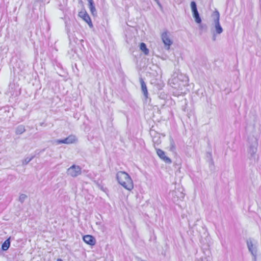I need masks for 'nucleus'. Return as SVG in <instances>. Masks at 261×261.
<instances>
[{
  "label": "nucleus",
  "mask_w": 261,
  "mask_h": 261,
  "mask_svg": "<svg viewBox=\"0 0 261 261\" xmlns=\"http://www.w3.org/2000/svg\"><path fill=\"white\" fill-rule=\"evenodd\" d=\"M118 183L128 191L134 188L133 180L130 176L124 171H119L116 175Z\"/></svg>",
  "instance_id": "f257e3e1"
},
{
  "label": "nucleus",
  "mask_w": 261,
  "mask_h": 261,
  "mask_svg": "<svg viewBox=\"0 0 261 261\" xmlns=\"http://www.w3.org/2000/svg\"><path fill=\"white\" fill-rule=\"evenodd\" d=\"M191 8L193 17L196 23L200 24L199 28L200 30H206L207 25L206 24H201V19L197 10V5L195 2L192 1L191 3Z\"/></svg>",
  "instance_id": "f03ea898"
},
{
  "label": "nucleus",
  "mask_w": 261,
  "mask_h": 261,
  "mask_svg": "<svg viewBox=\"0 0 261 261\" xmlns=\"http://www.w3.org/2000/svg\"><path fill=\"white\" fill-rule=\"evenodd\" d=\"M212 17L214 20L215 26V32L217 34H220L223 32V28L220 23V13L219 11L216 10L212 14Z\"/></svg>",
  "instance_id": "7ed1b4c3"
},
{
  "label": "nucleus",
  "mask_w": 261,
  "mask_h": 261,
  "mask_svg": "<svg viewBox=\"0 0 261 261\" xmlns=\"http://www.w3.org/2000/svg\"><path fill=\"white\" fill-rule=\"evenodd\" d=\"M68 175L75 177L82 173V168L77 165H73L67 169Z\"/></svg>",
  "instance_id": "20e7f679"
},
{
  "label": "nucleus",
  "mask_w": 261,
  "mask_h": 261,
  "mask_svg": "<svg viewBox=\"0 0 261 261\" xmlns=\"http://www.w3.org/2000/svg\"><path fill=\"white\" fill-rule=\"evenodd\" d=\"M169 34V32L166 30L161 35L162 41L165 44V47L167 49L170 48V46L173 43V41L170 39Z\"/></svg>",
  "instance_id": "39448f33"
},
{
  "label": "nucleus",
  "mask_w": 261,
  "mask_h": 261,
  "mask_svg": "<svg viewBox=\"0 0 261 261\" xmlns=\"http://www.w3.org/2000/svg\"><path fill=\"white\" fill-rule=\"evenodd\" d=\"M76 140V137L73 135H70L68 137L63 139H58L55 140L57 144H71L75 142Z\"/></svg>",
  "instance_id": "423d86ee"
},
{
  "label": "nucleus",
  "mask_w": 261,
  "mask_h": 261,
  "mask_svg": "<svg viewBox=\"0 0 261 261\" xmlns=\"http://www.w3.org/2000/svg\"><path fill=\"white\" fill-rule=\"evenodd\" d=\"M79 15L80 17L83 18V19L86 22L89 26L90 28L93 27V24L91 21V19L89 15V14L87 13V12L86 11H81L79 13Z\"/></svg>",
  "instance_id": "0eeeda50"
},
{
  "label": "nucleus",
  "mask_w": 261,
  "mask_h": 261,
  "mask_svg": "<svg viewBox=\"0 0 261 261\" xmlns=\"http://www.w3.org/2000/svg\"><path fill=\"white\" fill-rule=\"evenodd\" d=\"M139 81L141 84V91L144 95L145 100H147L148 98V93L146 84L142 77H140Z\"/></svg>",
  "instance_id": "6e6552de"
},
{
  "label": "nucleus",
  "mask_w": 261,
  "mask_h": 261,
  "mask_svg": "<svg viewBox=\"0 0 261 261\" xmlns=\"http://www.w3.org/2000/svg\"><path fill=\"white\" fill-rule=\"evenodd\" d=\"M83 240L87 244L90 246H94L96 244V239L91 235L87 234L84 236Z\"/></svg>",
  "instance_id": "1a4fd4ad"
},
{
  "label": "nucleus",
  "mask_w": 261,
  "mask_h": 261,
  "mask_svg": "<svg viewBox=\"0 0 261 261\" xmlns=\"http://www.w3.org/2000/svg\"><path fill=\"white\" fill-rule=\"evenodd\" d=\"M156 153L166 163L171 164V160L165 155V152L160 149H156Z\"/></svg>",
  "instance_id": "9d476101"
},
{
  "label": "nucleus",
  "mask_w": 261,
  "mask_h": 261,
  "mask_svg": "<svg viewBox=\"0 0 261 261\" xmlns=\"http://www.w3.org/2000/svg\"><path fill=\"white\" fill-rule=\"evenodd\" d=\"M247 245L249 252L252 254L257 253L256 246H254L251 239L247 240Z\"/></svg>",
  "instance_id": "9b49d317"
},
{
  "label": "nucleus",
  "mask_w": 261,
  "mask_h": 261,
  "mask_svg": "<svg viewBox=\"0 0 261 261\" xmlns=\"http://www.w3.org/2000/svg\"><path fill=\"white\" fill-rule=\"evenodd\" d=\"M88 2L89 8L91 12V14L93 16H95L97 14L96 10L95 7V4L93 0H87Z\"/></svg>",
  "instance_id": "f8f14e48"
},
{
  "label": "nucleus",
  "mask_w": 261,
  "mask_h": 261,
  "mask_svg": "<svg viewBox=\"0 0 261 261\" xmlns=\"http://www.w3.org/2000/svg\"><path fill=\"white\" fill-rule=\"evenodd\" d=\"M11 244V237L8 238L2 244V249L3 251H7L10 247Z\"/></svg>",
  "instance_id": "ddd939ff"
},
{
  "label": "nucleus",
  "mask_w": 261,
  "mask_h": 261,
  "mask_svg": "<svg viewBox=\"0 0 261 261\" xmlns=\"http://www.w3.org/2000/svg\"><path fill=\"white\" fill-rule=\"evenodd\" d=\"M25 131V126L23 125H19L17 126L15 129V134L16 135H21Z\"/></svg>",
  "instance_id": "4468645a"
},
{
  "label": "nucleus",
  "mask_w": 261,
  "mask_h": 261,
  "mask_svg": "<svg viewBox=\"0 0 261 261\" xmlns=\"http://www.w3.org/2000/svg\"><path fill=\"white\" fill-rule=\"evenodd\" d=\"M140 48L145 55L149 54V49L147 48V46L145 43L142 42L140 43Z\"/></svg>",
  "instance_id": "2eb2a0df"
},
{
  "label": "nucleus",
  "mask_w": 261,
  "mask_h": 261,
  "mask_svg": "<svg viewBox=\"0 0 261 261\" xmlns=\"http://www.w3.org/2000/svg\"><path fill=\"white\" fill-rule=\"evenodd\" d=\"M188 76L185 75H182V74H180V75H178L177 76V78L175 77L173 80L175 81H176L177 80H181L182 82H187L188 81Z\"/></svg>",
  "instance_id": "dca6fc26"
},
{
  "label": "nucleus",
  "mask_w": 261,
  "mask_h": 261,
  "mask_svg": "<svg viewBox=\"0 0 261 261\" xmlns=\"http://www.w3.org/2000/svg\"><path fill=\"white\" fill-rule=\"evenodd\" d=\"M36 155H32L31 157L27 156L22 161V165H27L30 161H31L35 157Z\"/></svg>",
  "instance_id": "f3484780"
},
{
  "label": "nucleus",
  "mask_w": 261,
  "mask_h": 261,
  "mask_svg": "<svg viewBox=\"0 0 261 261\" xmlns=\"http://www.w3.org/2000/svg\"><path fill=\"white\" fill-rule=\"evenodd\" d=\"M170 150L171 151H174L175 150V149H176L175 143L173 139L172 138H170Z\"/></svg>",
  "instance_id": "a211bd4d"
},
{
  "label": "nucleus",
  "mask_w": 261,
  "mask_h": 261,
  "mask_svg": "<svg viewBox=\"0 0 261 261\" xmlns=\"http://www.w3.org/2000/svg\"><path fill=\"white\" fill-rule=\"evenodd\" d=\"M96 224L99 225V229L102 232H105L106 231L107 227L104 224H101L100 222H96Z\"/></svg>",
  "instance_id": "6ab92c4d"
},
{
  "label": "nucleus",
  "mask_w": 261,
  "mask_h": 261,
  "mask_svg": "<svg viewBox=\"0 0 261 261\" xmlns=\"http://www.w3.org/2000/svg\"><path fill=\"white\" fill-rule=\"evenodd\" d=\"M27 198V196L25 194H22L19 197V201L22 203Z\"/></svg>",
  "instance_id": "aec40b11"
},
{
  "label": "nucleus",
  "mask_w": 261,
  "mask_h": 261,
  "mask_svg": "<svg viewBox=\"0 0 261 261\" xmlns=\"http://www.w3.org/2000/svg\"><path fill=\"white\" fill-rule=\"evenodd\" d=\"M210 155V160H209V163H210V167H211V166H214V162L212 159V155L211 153L209 154Z\"/></svg>",
  "instance_id": "412c9836"
},
{
  "label": "nucleus",
  "mask_w": 261,
  "mask_h": 261,
  "mask_svg": "<svg viewBox=\"0 0 261 261\" xmlns=\"http://www.w3.org/2000/svg\"><path fill=\"white\" fill-rule=\"evenodd\" d=\"M159 96L160 98L165 99L167 95L164 93L161 92Z\"/></svg>",
  "instance_id": "4be33fe9"
},
{
  "label": "nucleus",
  "mask_w": 261,
  "mask_h": 261,
  "mask_svg": "<svg viewBox=\"0 0 261 261\" xmlns=\"http://www.w3.org/2000/svg\"><path fill=\"white\" fill-rule=\"evenodd\" d=\"M253 258V261H257V259H256V256H257V253H255V254L253 253V254H252Z\"/></svg>",
  "instance_id": "5701e85b"
},
{
  "label": "nucleus",
  "mask_w": 261,
  "mask_h": 261,
  "mask_svg": "<svg viewBox=\"0 0 261 261\" xmlns=\"http://www.w3.org/2000/svg\"><path fill=\"white\" fill-rule=\"evenodd\" d=\"M217 34H216L215 32H213V41H215L216 40V35Z\"/></svg>",
  "instance_id": "b1692460"
},
{
  "label": "nucleus",
  "mask_w": 261,
  "mask_h": 261,
  "mask_svg": "<svg viewBox=\"0 0 261 261\" xmlns=\"http://www.w3.org/2000/svg\"><path fill=\"white\" fill-rule=\"evenodd\" d=\"M250 149H252V153H254L255 152H256V149L255 148V149H253L252 147H250Z\"/></svg>",
  "instance_id": "393cba45"
},
{
  "label": "nucleus",
  "mask_w": 261,
  "mask_h": 261,
  "mask_svg": "<svg viewBox=\"0 0 261 261\" xmlns=\"http://www.w3.org/2000/svg\"><path fill=\"white\" fill-rule=\"evenodd\" d=\"M79 3L83 5V2L82 0H79Z\"/></svg>",
  "instance_id": "a878e982"
},
{
  "label": "nucleus",
  "mask_w": 261,
  "mask_h": 261,
  "mask_svg": "<svg viewBox=\"0 0 261 261\" xmlns=\"http://www.w3.org/2000/svg\"><path fill=\"white\" fill-rule=\"evenodd\" d=\"M57 261H63V260L61 258H58Z\"/></svg>",
  "instance_id": "bb28decb"
},
{
  "label": "nucleus",
  "mask_w": 261,
  "mask_h": 261,
  "mask_svg": "<svg viewBox=\"0 0 261 261\" xmlns=\"http://www.w3.org/2000/svg\"><path fill=\"white\" fill-rule=\"evenodd\" d=\"M44 150H45V149H42V150H41L40 151H39V152H38V154H39L40 152H43V151H44Z\"/></svg>",
  "instance_id": "cd10ccee"
},
{
  "label": "nucleus",
  "mask_w": 261,
  "mask_h": 261,
  "mask_svg": "<svg viewBox=\"0 0 261 261\" xmlns=\"http://www.w3.org/2000/svg\"><path fill=\"white\" fill-rule=\"evenodd\" d=\"M148 99H149V101H150V99H149V98H148L147 99V101L146 100V102L148 101Z\"/></svg>",
  "instance_id": "c85d7f7f"
},
{
  "label": "nucleus",
  "mask_w": 261,
  "mask_h": 261,
  "mask_svg": "<svg viewBox=\"0 0 261 261\" xmlns=\"http://www.w3.org/2000/svg\"><path fill=\"white\" fill-rule=\"evenodd\" d=\"M155 1H158V0H155Z\"/></svg>",
  "instance_id": "c756f323"
}]
</instances>
